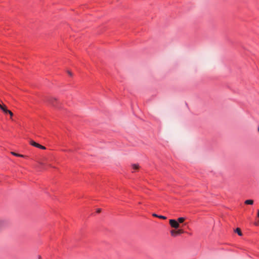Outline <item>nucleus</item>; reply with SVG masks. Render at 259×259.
I'll use <instances>...</instances> for the list:
<instances>
[{"label":"nucleus","mask_w":259,"mask_h":259,"mask_svg":"<svg viewBox=\"0 0 259 259\" xmlns=\"http://www.w3.org/2000/svg\"><path fill=\"white\" fill-rule=\"evenodd\" d=\"M255 225L257 226L258 225V223H255Z\"/></svg>","instance_id":"21"},{"label":"nucleus","mask_w":259,"mask_h":259,"mask_svg":"<svg viewBox=\"0 0 259 259\" xmlns=\"http://www.w3.org/2000/svg\"><path fill=\"white\" fill-rule=\"evenodd\" d=\"M245 204H250V205H252L253 204V200H251V199H248V200H246L245 201Z\"/></svg>","instance_id":"11"},{"label":"nucleus","mask_w":259,"mask_h":259,"mask_svg":"<svg viewBox=\"0 0 259 259\" xmlns=\"http://www.w3.org/2000/svg\"><path fill=\"white\" fill-rule=\"evenodd\" d=\"M40 165L42 167L44 165V163L42 162H39Z\"/></svg>","instance_id":"18"},{"label":"nucleus","mask_w":259,"mask_h":259,"mask_svg":"<svg viewBox=\"0 0 259 259\" xmlns=\"http://www.w3.org/2000/svg\"><path fill=\"white\" fill-rule=\"evenodd\" d=\"M101 209L99 208V209H97V213H100L101 212Z\"/></svg>","instance_id":"15"},{"label":"nucleus","mask_w":259,"mask_h":259,"mask_svg":"<svg viewBox=\"0 0 259 259\" xmlns=\"http://www.w3.org/2000/svg\"><path fill=\"white\" fill-rule=\"evenodd\" d=\"M68 73L69 75H70V76H71L72 75V73L70 71H68Z\"/></svg>","instance_id":"17"},{"label":"nucleus","mask_w":259,"mask_h":259,"mask_svg":"<svg viewBox=\"0 0 259 259\" xmlns=\"http://www.w3.org/2000/svg\"><path fill=\"white\" fill-rule=\"evenodd\" d=\"M258 132H259V127H258Z\"/></svg>","instance_id":"22"},{"label":"nucleus","mask_w":259,"mask_h":259,"mask_svg":"<svg viewBox=\"0 0 259 259\" xmlns=\"http://www.w3.org/2000/svg\"><path fill=\"white\" fill-rule=\"evenodd\" d=\"M177 231L178 235L184 233V232L183 230L182 229H178Z\"/></svg>","instance_id":"13"},{"label":"nucleus","mask_w":259,"mask_h":259,"mask_svg":"<svg viewBox=\"0 0 259 259\" xmlns=\"http://www.w3.org/2000/svg\"><path fill=\"white\" fill-rule=\"evenodd\" d=\"M8 221L5 219L0 218V232L8 225Z\"/></svg>","instance_id":"2"},{"label":"nucleus","mask_w":259,"mask_h":259,"mask_svg":"<svg viewBox=\"0 0 259 259\" xmlns=\"http://www.w3.org/2000/svg\"><path fill=\"white\" fill-rule=\"evenodd\" d=\"M47 102H48L50 105L52 106L58 108V105L59 104V102L58 101V99L53 97H51L48 98L47 99Z\"/></svg>","instance_id":"1"},{"label":"nucleus","mask_w":259,"mask_h":259,"mask_svg":"<svg viewBox=\"0 0 259 259\" xmlns=\"http://www.w3.org/2000/svg\"><path fill=\"white\" fill-rule=\"evenodd\" d=\"M37 257H38V259H41V256L39 255L37 256Z\"/></svg>","instance_id":"19"},{"label":"nucleus","mask_w":259,"mask_h":259,"mask_svg":"<svg viewBox=\"0 0 259 259\" xmlns=\"http://www.w3.org/2000/svg\"><path fill=\"white\" fill-rule=\"evenodd\" d=\"M132 168L134 170H137L139 168V165L138 164H133L132 165Z\"/></svg>","instance_id":"10"},{"label":"nucleus","mask_w":259,"mask_h":259,"mask_svg":"<svg viewBox=\"0 0 259 259\" xmlns=\"http://www.w3.org/2000/svg\"><path fill=\"white\" fill-rule=\"evenodd\" d=\"M8 113L10 114V115L11 116V118L12 119V116L13 115V113L10 110H9V111L8 112Z\"/></svg>","instance_id":"14"},{"label":"nucleus","mask_w":259,"mask_h":259,"mask_svg":"<svg viewBox=\"0 0 259 259\" xmlns=\"http://www.w3.org/2000/svg\"><path fill=\"white\" fill-rule=\"evenodd\" d=\"M235 232H236L239 236L242 235V233L239 228H237L235 230Z\"/></svg>","instance_id":"12"},{"label":"nucleus","mask_w":259,"mask_h":259,"mask_svg":"<svg viewBox=\"0 0 259 259\" xmlns=\"http://www.w3.org/2000/svg\"><path fill=\"white\" fill-rule=\"evenodd\" d=\"M152 215L153 217H157V218H158L159 219H163V220L166 219V217H165V216H163V215H157V214H156L155 213H153L152 214Z\"/></svg>","instance_id":"7"},{"label":"nucleus","mask_w":259,"mask_h":259,"mask_svg":"<svg viewBox=\"0 0 259 259\" xmlns=\"http://www.w3.org/2000/svg\"><path fill=\"white\" fill-rule=\"evenodd\" d=\"M186 219L185 218L181 217L179 218L178 219V222H179V224L184 223V222L185 221Z\"/></svg>","instance_id":"9"},{"label":"nucleus","mask_w":259,"mask_h":259,"mask_svg":"<svg viewBox=\"0 0 259 259\" xmlns=\"http://www.w3.org/2000/svg\"><path fill=\"white\" fill-rule=\"evenodd\" d=\"M64 151L70 152H72V150H71V149H69V150H64Z\"/></svg>","instance_id":"16"},{"label":"nucleus","mask_w":259,"mask_h":259,"mask_svg":"<svg viewBox=\"0 0 259 259\" xmlns=\"http://www.w3.org/2000/svg\"><path fill=\"white\" fill-rule=\"evenodd\" d=\"M0 109L4 112V113L8 114L9 110L5 104H0Z\"/></svg>","instance_id":"5"},{"label":"nucleus","mask_w":259,"mask_h":259,"mask_svg":"<svg viewBox=\"0 0 259 259\" xmlns=\"http://www.w3.org/2000/svg\"><path fill=\"white\" fill-rule=\"evenodd\" d=\"M169 223L170 226L172 228H175L176 229H178L180 227V224L179 222H178V221L176 220L170 219L169 221Z\"/></svg>","instance_id":"3"},{"label":"nucleus","mask_w":259,"mask_h":259,"mask_svg":"<svg viewBox=\"0 0 259 259\" xmlns=\"http://www.w3.org/2000/svg\"><path fill=\"white\" fill-rule=\"evenodd\" d=\"M257 217L259 218V209H258V212H257Z\"/></svg>","instance_id":"20"},{"label":"nucleus","mask_w":259,"mask_h":259,"mask_svg":"<svg viewBox=\"0 0 259 259\" xmlns=\"http://www.w3.org/2000/svg\"><path fill=\"white\" fill-rule=\"evenodd\" d=\"M170 233L172 237H176L177 235H178L177 231L176 230H171L170 232Z\"/></svg>","instance_id":"6"},{"label":"nucleus","mask_w":259,"mask_h":259,"mask_svg":"<svg viewBox=\"0 0 259 259\" xmlns=\"http://www.w3.org/2000/svg\"><path fill=\"white\" fill-rule=\"evenodd\" d=\"M29 143L32 146L37 147V148H40L41 149L45 150L46 149V148L45 146H43L36 143L35 142L33 141V140H30L29 142Z\"/></svg>","instance_id":"4"},{"label":"nucleus","mask_w":259,"mask_h":259,"mask_svg":"<svg viewBox=\"0 0 259 259\" xmlns=\"http://www.w3.org/2000/svg\"><path fill=\"white\" fill-rule=\"evenodd\" d=\"M11 153L15 156L20 157H25V156L23 155L18 154L14 152H11Z\"/></svg>","instance_id":"8"}]
</instances>
